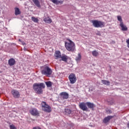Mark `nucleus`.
<instances>
[{"label":"nucleus","instance_id":"f257e3e1","mask_svg":"<svg viewBox=\"0 0 129 129\" xmlns=\"http://www.w3.org/2000/svg\"><path fill=\"white\" fill-rule=\"evenodd\" d=\"M46 87L43 83H36L33 85V89L36 94H43V89Z\"/></svg>","mask_w":129,"mask_h":129},{"label":"nucleus","instance_id":"f03ea898","mask_svg":"<svg viewBox=\"0 0 129 129\" xmlns=\"http://www.w3.org/2000/svg\"><path fill=\"white\" fill-rule=\"evenodd\" d=\"M67 40L68 42H65L64 45L67 51L69 52H74V51H76V45L75 43L70 39L68 38Z\"/></svg>","mask_w":129,"mask_h":129},{"label":"nucleus","instance_id":"7ed1b4c3","mask_svg":"<svg viewBox=\"0 0 129 129\" xmlns=\"http://www.w3.org/2000/svg\"><path fill=\"white\" fill-rule=\"evenodd\" d=\"M42 109L45 112L50 113L52 111V108L50 105H48L45 101H42L41 104Z\"/></svg>","mask_w":129,"mask_h":129},{"label":"nucleus","instance_id":"20e7f679","mask_svg":"<svg viewBox=\"0 0 129 129\" xmlns=\"http://www.w3.org/2000/svg\"><path fill=\"white\" fill-rule=\"evenodd\" d=\"M41 74L43 75H51L52 74V70L48 66H44L42 67Z\"/></svg>","mask_w":129,"mask_h":129},{"label":"nucleus","instance_id":"39448f33","mask_svg":"<svg viewBox=\"0 0 129 129\" xmlns=\"http://www.w3.org/2000/svg\"><path fill=\"white\" fill-rule=\"evenodd\" d=\"M93 26L95 28H103L104 27V22L98 20H92Z\"/></svg>","mask_w":129,"mask_h":129},{"label":"nucleus","instance_id":"423d86ee","mask_svg":"<svg viewBox=\"0 0 129 129\" xmlns=\"http://www.w3.org/2000/svg\"><path fill=\"white\" fill-rule=\"evenodd\" d=\"M69 80H70L71 84H74L77 81V78L75 74L71 73L69 76Z\"/></svg>","mask_w":129,"mask_h":129},{"label":"nucleus","instance_id":"0eeeda50","mask_svg":"<svg viewBox=\"0 0 129 129\" xmlns=\"http://www.w3.org/2000/svg\"><path fill=\"white\" fill-rule=\"evenodd\" d=\"M79 106L82 110L83 111H87L88 110V108L87 107V102H81L80 103Z\"/></svg>","mask_w":129,"mask_h":129},{"label":"nucleus","instance_id":"6e6552de","mask_svg":"<svg viewBox=\"0 0 129 129\" xmlns=\"http://www.w3.org/2000/svg\"><path fill=\"white\" fill-rule=\"evenodd\" d=\"M29 112L33 116H37V115H39V111L36 108H32L30 110Z\"/></svg>","mask_w":129,"mask_h":129},{"label":"nucleus","instance_id":"1a4fd4ad","mask_svg":"<svg viewBox=\"0 0 129 129\" xmlns=\"http://www.w3.org/2000/svg\"><path fill=\"white\" fill-rule=\"evenodd\" d=\"M12 94L14 98H20V96H21L20 92L17 90H13L12 91Z\"/></svg>","mask_w":129,"mask_h":129},{"label":"nucleus","instance_id":"9d476101","mask_svg":"<svg viewBox=\"0 0 129 129\" xmlns=\"http://www.w3.org/2000/svg\"><path fill=\"white\" fill-rule=\"evenodd\" d=\"M59 95L62 99H68L69 98V94L66 92L60 93Z\"/></svg>","mask_w":129,"mask_h":129},{"label":"nucleus","instance_id":"9b49d317","mask_svg":"<svg viewBox=\"0 0 129 129\" xmlns=\"http://www.w3.org/2000/svg\"><path fill=\"white\" fill-rule=\"evenodd\" d=\"M81 59H82V55H81V53H78L77 56H76L75 58V60L77 63H79L81 61Z\"/></svg>","mask_w":129,"mask_h":129},{"label":"nucleus","instance_id":"f8f14e48","mask_svg":"<svg viewBox=\"0 0 129 129\" xmlns=\"http://www.w3.org/2000/svg\"><path fill=\"white\" fill-rule=\"evenodd\" d=\"M113 116H108L107 117H105L104 119L103 120V122L104 123H107L109 120L111 119V118H113Z\"/></svg>","mask_w":129,"mask_h":129},{"label":"nucleus","instance_id":"ddd939ff","mask_svg":"<svg viewBox=\"0 0 129 129\" xmlns=\"http://www.w3.org/2000/svg\"><path fill=\"white\" fill-rule=\"evenodd\" d=\"M8 64L10 66H14L16 64V60L14 58H10L8 60Z\"/></svg>","mask_w":129,"mask_h":129},{"label":"nucleus","instance_id":"4468645a","mask_svg":"<svg viewBox=\"0 0 129 129\" xmlns=\"http://www.w3.org/2000/svg\"><path fill=\"white\" fill-rule=\"evenodd\" d=\"M61 59V61H63V62H67L68 60V56H67L65 54H62V56H60Z\"/></svg>","mask_w":129,"mask_h":129},{"label":"nucleus","instance_id":"2eb2a0df","mask_svg":"<svg viewBox=\"0 0 129 129\" xmlns=\"http://www.w3.org/2000/svg\"><path fill=\"white\" fill-rule=\"evenodd\" d=\"M55 59H59L61 58V52L60 51H56L54 53Z\"/></svg>","mask_w":129,"mask_h":129},{"label":"nucleus","instance_id":"dca6fc26","mask_svg":"<svg viewBox=\"0 0 129 129\" xmlns=\"http://www.w3.org/2000/svg\"><path fill=\"white\" fill-rule=\"evenodd\" d=\"M119 26L122 31H127V27H126V26L124 25L123 23H120Z\"/></svg>","mask_w":129,"mask_h":129},{"label":"nucleus","instance_id":"f3484780","mask_svg":"<svg viewBox=\"0 0 129 129\" xmlns=\"http://www.w3.org/2000/svg\"><path fill=\"white\" fill-rule=\"evenodd\" d=\"M22 12L20 11V9L19 8H15V16H19V15H21Z\"/></svg>","mask_w":129,"mask_h":129},{"label":"nucleus","instance_id":"a211bd4d","mask_svg":"<svg viewBox=\"0 0 129 129\" xmlns=\"http://www.w3.org/2000/svg\"><path fill=\"white\" fill-rule=\"evenodd\" d=\"M43 21L47 24H51L52 23V19H51V18L49 17H46L44 18Z\"/></svg>","mask_w":129,"mask_h":129},{"label":"nucleus","instance_id":"6ab92c4d","mask_svg":"<svg viewBox=\"0 0 129 129\" xmlns=\"http://www.w3.org/2000/svg\"><path fill=\"white\" fill-rule=\"evenodd\" d=\"M87 106L89 108H94L95 106L94 105V104H93V103H90L89 102H87Z\"/></svg>","mask_w":129,"mask_h":129},{"label":"nucleus","instance_id":"aec40b11","mask_svg":"<svg viewBox=\"0 0 129 129\" xmlns=\"http://www.w3.org/2000/svg\"><path fill=\"white\" fill-rule=\"evenodd\" d=\"M34 5L37 7V8H41V5H40V2L39 0H32Z\"/></svg>","mask_w":129,"mask_h":129},{"label":"nucleus","instance_id":"412c9836","mask_svg":"<svg viewBox=\"0 0 129 129\" xmlns=\"http://www.w3.org/2000/svg\"><path fill=\"white\" fill-rule=\"evenodd\" d=\"M101 82L104 85H110V82L108 81H106L105 80H102Z\"/></svg>","mask_w":129,"mask_h":129},{"label":"nucleus","instance_id":"4be33fe9","mask_svg":"<svg viewBox=\"0 0 129 129\" xmlns=\"http://www.w3.org/2000/svg\"><path fill=\"white\" fill-rule=\"evenodd\" d=\"M64 112H66L67 114H71L72 111L70 109L66 108L64 109Z\"/></svg>","mask_w":129,"mask_h":129},{"label":"nucleus","instance_id":"5701e85b","mask_svg":"<svg viewBox=\"0 0 129 129\" xmlns=\"http://www.w3.org/2000/svg\"><path fill=\"white\" fill-rule=\"evenodd\" d=\"M92 54L94 57H97V56H98V52H97L96 50H94L92 52Z\"/></svg>","mask_w":129,"mask_h":129},{"label":"nucleus","instance_id":"b1692460","mask_svg":"<svg viewBox=\"0 0 129 129\" xmlns=\"http://www.w3.org/2000/svg\"><path fill=\"white\" fill-rule=\"evenodd\" d=\"M31 20L34 23H38V22H39V19H38V18H36L35 17H32L31 18Z\"/></svg>","mask_w":129,"mask_h":129},{"label":"nucleus","instance_id":"393cba45","mask_svg":"<svg viewBox=\"0 0 129 129\" xmlns=\"http://www.w3.org/2000/svg\"><path fill=\"white\" fill-rule=\"evenodd\" d=\"M45 84L47 87H51L52 86V82L50 81L46 82Z\"/></svg>","mask_w":129,"mask_h":129},{"label":"nucleus","instance_id":"a878e982","mask_svg":"<svg viewBox=\"0 0 129 129\" xmlns=\"http://www.w3.org/2000/svg\"><path fill=\"white\" fill-rule=\"evenodd\" d=\"M117 20L119 21V22H120V24H121V23H123L122 22V18H121V16H117Z\"/></svg>","mask_w":129,"mask_h":129},{"label":"nucleus","instance_id":"bb28decb","mask_svg":"<svg viewBox=\"0 0 129 129\" xmlns=\"http://www.w3.org/2000/svg\"><path fill=\"white\" fill-rule=\"evenodd\" d=\"M51 2L55 5H58L59 4H60V1L58 0H52Z\"/></svg>","mask_w":129,"mask_h":129},{"label":"nucleus","instance_id":"cd10ccee","mask_svg":"<svg viewBox=\"0 0 129 129\" xmlns=\"http://www.w3.org/2000/svg\"><path fill=\"white\" fill-rule=\"evenodd\" d=\"M10 128L11 129H17L16 126H15V125L14 124H12V125H10Z\"/></svg>","mask_w":129,"mask_h":129},{"label":"nucleus","instance_id":"c85d7f7f","mask_svg":"<svg viewBox=\"0 0 129 129\" xmlns=\"http://www.w3.org/2000/svg\"><path fill=\"white\" fill-rule=\"evenodd\" d=\"M126 43H127V47L128 48V46H129V38L126 39Z\"/></svg>","mask_w":129,"mask_h":129},{"label":"nucleus","instance_id":"c756f323","mask_svg":"<svg viewBox=\"0 0 129 129\" xmlns=\"http://www.w3.org/2000/svg\"><path fill=\"white\" fill-rule=\"evenodd\" d=\"M96 35L97 36H101V33H100V31H98L96 33Z\"/></svg>","mask_w":129,"mask_h":129},{"label":"nucleus","instance_id":"7c9ffc66","mask_svg":"<svg viewBox=\"0 0 129 129\" xmlns=\"http://www.w3.org/2000/svg\"><path fill=\"white\" fill-rule=\"evenodd\" d=\"M107 112H108V113H112V111H111L110 109H108L107 110Z\"/></svg>","mask_w":129,"mask_h":129},{"label":"nucleus","instance_id":"2f4dec72","mask_svg":"<svg viewBox=\"0 0 129 129\" xmlns=\"http://www.w3.org/2000/svg\"><path fill=\"white\" fill-rule=\"evenodd\" d=\"M33 129H42L40 127H34Z\"/></svg>","mask_w":129,"mask_h":129},{"label":"nucleus","instance_id":"473e14b6","mask_svg":"<svg viewBox=\"0 0 129 129\" xmlns=\"http://www.w3.org/2000/svg\"><path fill=\"white\" fill-rule=\"evenodd\" d=\"M108 104H110L111 105H112L113 104V102H109Z\"/></svg>","mask_w":129,"mask_h":129},{"label":"nucleus","instance_id":"72a5a7b5","mask_svg":"<svg viewBox=\"0 0 129 129\" xmlns=\"http://www.w3.org/2000/svg\"><path fill=\"white\" fill-rule=\"evenodd\" d=\"M127 126L129 128V122L127 123Z\"/></svg>","mask_w":129,"mask_h":129},{"label":"nucleus","instance_id":"f704fd0d","mask_svg":"<svg viewBox=\"0 0 129 129\" xmlns=\"http://www.w3.org/2000/svg\"><path fill=\"white\" fill-rule=\"evenodd\" d=\"M59 2H60L59 4H63V1H59Z\"/></svg>","mask_w":129,"mask_h":129},{"label":"nucleus","instance_id":"c9c22d12","mask_svg":"<svg viewBox=\"0 0 129 129\" xmlns=\"http://www.w3.org/2000/svg\"><path fill=\"white\" fill-rule=\"evenodd\" d=\"M22 45H26V43H24V42H23V43H22Z\"/></svg>","mask_w":129,"mask_h":129},{"label":"nucleus","instance_id":"e433bc0d","mask_svg":"<svg viewBox=\"0 0 129 129\" xmlns=\"http://www.w3.org/2000/svg\"><path fill=\"white\" fill-rule=\"evenodd\" d=\"M19 41H20V42H21V39H19Z\"/></svg>","mask_w":129,"mask_h":129},{"label":"nucleus","instance_id":"4c0bfd02","mask_svg":"<svg viewBox=\"0 0 129 129\" xmlns=\"http://www.w3.org/2000/svg\"><path fill=\"white\" fill-rule=\"evenodd\" d=\"M128 48H129V46H128Z\"/></svg>","mask_w":129,"mask_h":129}]
</instances>
